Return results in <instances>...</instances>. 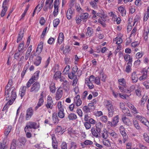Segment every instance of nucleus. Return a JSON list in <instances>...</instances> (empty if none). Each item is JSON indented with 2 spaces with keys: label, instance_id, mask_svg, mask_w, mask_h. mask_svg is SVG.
I'll return each mask as SVG.
<instances>
[{
  "label": "nucleus",
  "instance_id": "obj_53",
  "mask_svg": "<svg viewBox=\"0 0 149 149\" xmlns=\"http://www.w3.org/2000/svg\"><path fill=\"white\" fill-rule=\"evenodd\" d=\"M107 77L106 75L104 73H101L100 74V79L103 82H105Z\"/></svg>",
  "mask_w": 149,
  "mask_h": 149
},
{
  "label": "nucleus",
  "instance_id": "obj_22",
  "mask_svg": "<svg viewBox=\"0 0 149 149\" xmlns=\"http://www.w3.org/2000/svg\"><path fill=\"white\" fill-rule=\"evenodd\" d=\"M52 146L54 149H57V143L56 140L55 135L53 134L52 136Z\"/></svg>",
  "mask_w": 149,
  "mask_h": 149
},
{
  "label": "nucleus",
  "instance_id": "obj_37",
  "mask_svg": "<svg viewBox=\"0 0 149 149\" xmlns=\"http://www.w3.org/2000/svg\"><path fill=\"white\" fill-rule=\"evenodd\" d=\"M118 116H117L114 117L113 119V126H116L118 122Z\"/></svg>",
  "mask_w": 149,
  "mask_h": 149
},
{
  "label": "nucleus",
  "instance_id": "obj_12",
  "mask_svg": "<svg viewBox=\"0 0 149 149\" xmlns=\"http://www.w3.org/2000/svg\"><path fill=\"white\" fill-rule=\"evenodd\" d=\"M63 94V89L59 88L57 90L56 94V100H59L62 97Z\"/></svg>",
  "mask_w": 149,
  "mask_h": 149
},
{
  "label": "nucleus",
  "instance_id": "obj_36",
  "mask_svg": "<svg viewBox=\"0 0 149 149\" xmlns=\"http://www.w3.org/2000/svg\"><path fill=\"white\" fill-rule=\"evenodd\" d=\"M41 59L42 58L41 57L38 56L37 57L35 61L34 64L36 66L39 65L41 63Z\"/></svg>",
  "mask_w": 149,
  "mask_h": 149
},
{
  "label": "nucleus",
  "instance_id": "obj_4",
  "mask_svg": "<svg viewBox=\"0 0 149 149\" xmlns=\"http://www.w3.org/2000/svg\"><path fill=\"white\" fill-rule=\"evenodd\" d=\"M106 17V16L104 14V13L102 14L100 13H97L96 14L93 15L92 18L93 19H95V18H96V19H98V22L103 24H104V22L101 20L102 19L103 21H105L104 17Z\"/></svg>",
  "mask_w": 149,
  "mask_h": 149
},
{
  "label": "nucleus",
  "instance_id": "obj_1",
  "mask_svg": "<svg viewBox=\"0 0 149 149\" xmlns=\"http://www.w3.org/2000/svg\"><path fill=\"white\" fill-rule=\"evenodd\" d=\"M12 83V79H10L6 87L5 95L6 100H8L10 98L15 99L17 97L16 93L15 90V87L13 86L11 87Z\"/></svg>",
  "mask_w": 149,
  "mask_h": 149
},
{
  "label": "nucleus",
  "instance_id": "obj_11",
  "mask_svg": "<svg viewBox=\"0 0 149 149\" xmlns=\"http://www.w3.org/2000/svg\"><path fill=\"white\" fill-rule=\"evenodd\" d=\"M12 129V126L10 125H7L6 127L4 132V135L6 137H8Z\"/></svg>",
  "mask_w": 149,
  "mask_h": 149
},
{
  "label": "nucleus",
  "instance_id": "obj_52",
  "mask_svg": "<svg viewBox=\"0 0 149 149\" xmlns=\"http://www.w3.org/2000/svg\"><path fill=\"white\" fill-rule=\"evenodd\" d=\"M103 144L105 146H110V143L109 141L108 140L105 139L103 141Z\"/></svg>",
  "mask_w": 149,
  "mask_h": 149
},
{
  "label": "nucleus",
  "instance_id": "obj_20",
  "mask_svg": "<svg viewBox=\"0 0 149 149\" xmlns=\"http://www.w3.org/2000/svg\"><path fill=\"white\" fill-rule=\"evenodd\" d=\"M26 89V87L25 86H22L20 89L19 94L20 95L22 99L25 94Z\"/></svg>",
  "mask_w": 149,
  "mask_h": 149
},
{
  "label": "nucleus",
  "instance_id": "obj_45",
  "mask_svg": "<svg viewBox=\"0 0 149 149\" xmlns=\"http://www.w3.org/2000/svg\"><path fill=\"white\" fill-rule=\"evenodd\" d=\"M40 73V71H36L34 74L31 78H33V81L34 80L37 79L39 76V74Z\"/></svg>",
  "mask_w": 149,
  "mask_h": 149
},
{
  "label": "nucleus",
  "instance_id": "obj_21",
  "mask_svg": "<svg viewBox=\"0 0 149 149\" xmlns=\"http://www.w3.org/2000/svg\"><path fill=\"white\" fill-rule=\"evenodd\" d=\"M8 100H9L4 106L3 109V110H6L10 105H12L15 99H14L13 98H10Z\"/></svg>",
  "mask_w": 149,
  "mask_h": 149
},
{
  "label": "nucleus",
  "instance_id": "obj_3",
  "mask_svg": "<svg viewBox=\"0 0 149 149\" xmlns=\"http://www.w3.org/2000/svg\"><path fill=\"white\" fill-rule=\"evenodd\" d=\"M39 125L37 123L32 122H30L26 123V127L24 128L25 132L29 131L30 129L33 128L36 129L39 127Z\"/></svg>",
  "mask_w": 149,
  "mask_h": 149
},
{
  "label": "nucleus",
  "instance_id": "obj_24",
  "mask_svg": "<svg viewBox=\"0 0 149 149\" xmlns=\"http://www.w3.org/2000/svg\"><path fill=\"white\" fill-rule=\"evenodd\" d=\"M78 68L76 66H74L72 70V72L76 74V73L77 72V74L78 76H79L81 74V70H78Z\"/></svg>",
  "mask_w": 149,
  "mask_h": 149
},
{
  "label": "nucleus",
  "instance_id": "obj_29",
  "mask_svg": "<svg viewBox=\"0 0 149 149\" xmlns=\"http://www.w3.org/2000/svg\"><path fill=\"white\" fill-rule=\"evenodd\" d=\"M118 81L120 85L123 86L125 88H126L127 86H126V82L124 79L123 78H120L118 80Z\"/></svg>",
  "mask_w": 149,
  "mask_h": 149
},
{
  "label": "nucleus",
  "instance_id": "obj_38",
  "mask_svg": "<svg viewBox=\"0 0 149 149\" xmlns=\"http://www.w3.org/2000/svg\"><path fill=\"white\" fill-rule=\"evenodd\" d=\"M57 108L58 111H64V107L63 104L61 101H59L58 102Z\"/></svg>",
  "mask_w": 149,
  "mask_h": 149
},
{
  "label": "nucleus",
  "instance_id": "obj_41",
  "mask_svg": "<svg viewBox=\"0 0 149 149\" xmlns=\"http://www.w3.org/2000/svg\"><path fill=\"white\" fill-rule=\"evenodd\" d=\"M103 133H102V136L104 139H106L108 137V134L107 130L104 127L103 129Z\"/></svg>",
  "mask_w": 149,
  "mask_h": 149
},
{
  "label": "nucleus",
  "instance_id": "obj_30",
  "mask_svg": "<svg viewBox=\"0 0 149 149\" xmlns=\"http://www.w3.org/2000/svg\"><path fill=\"white\" fill-rule=\"evenodd\" d=\"M73 12L72 9L69 8L67 13V17L68 19H70L72 18Z\"/></svg>",
  "mask_w": 149,
  "mask_h": 149
},
{
  "label": "nucleus",
  "instance_id": "obj_58",
  "mask_svg": "<svg viewBox=\"0 0 149 149\" xmlns=\"http://www.w3.org/2000/svg\"><path fill=\"white\" fill-rule=\"evenodd\" d=\"M23 43H22L19 45L18 47V50L19 52H23L24 50Z\"/></svg>",
  "mask_w": 149,
  "mask_h": 149
},
{
  "label": "nucleus",
  "instance_id": "obj_55",
  "mask_svg": "<svg viewBox=\"0 0 149 149\" xmlns=\"http://www.w3.org/2000/svg\"><path fill=\"white\" fill-rule=\"evenodd\" d=\"M55 131L56 132L59 133L61 134H62L63 133V132L62 131L61 127L60 126H58L56 127Z\"/></svg>",
  "mask_w": 149,
  "mask_h": 149
},
{
  "label": "nucleus",
  "instance_id": "obj_5",
  "mask_svg": "<svg viewBox=\"0 0 149 149\" xmlns=\"http://www.w3.org/2000/svg\"><path fill=\"white\" fill-rule=\"evenodd\" d=\"M94 79L95 77L93 75L90 76L89 78H86L85 79V83L90 89L93 88L94 87L93 83Z\"/></svg>",
  "mask_w": 149,
  "mask_h": 149
},
{
  "label": "nucleus",
  "instance_id": "obj_63",
  "mask_svg": "<svg viewBox=\"0 0 149 149\" xmlns=\"http://www.w3.org/2000/svg\"><path fill=\"white\" fill-rule=\"evenodd\" d=\"M143 54V53L142 52H138L136 54L135 57L136 58L139 59L141 57Z\"/></svg>",
  "mask_w": 149,
  "mask_h": 149
},
{
  "label": "nucleus",
  "instance_id": "obj_33",
  "mask_svg": "<svg viewBox=\"0 0 149 149\" xmlns=\"http://www.w3.org/2000/svg\"><path fill=\"white\" fill-rule=\"evenodd\" d=\"M43 46V43L40 42L38 45L37 49L36 50L38 54H40L42 51Z\"/></svg>",
  "mask_w": 149,
  "mask_h": 149
},
{
  "label": "nucleus",
  "instance_id": "obj_50",
  "mask_svg": "<svg viewBox=\"0 0 149 149\" xmlns=\"http://www.w3.org/2000/svg\"><path fill=\"white\" fill-rule=\"evenodd\" d=\"M133 123L135 127L137 130L140 129V127L139 124L138 122L136 120H133Z\"/></svg>",
  "mask_w": 149,
  "mask_h": 149
},
{
  "label": "nucleus",
  "instance_id": "obj_10",
  "mask_svg": "<svg viewBox=\"0 0 149 149\" xmlns=\"http://www.w3.org/2000/svg\"><path fill=\"white\" fill-rule=\"evenodd\" d=\"M120 131L124 139L126 141L128 138V136L125 132V128L123 126H121L120 127Z\"/></svg>",
  "mask_w": 149,
  "mask_h": 149
},
{
  "label": "nucleus",
  "instance_id": "obj_28",
  "mask_svg": "<svg viewBox=\"0 0 149 149\" xmlns=\"http://www.w3.org/2000/svg\"><path fill=\"white\" fill-rule=\"evenodd\" d=\"M6 1H4L3 3V9L1 13V17H3L5 14L6 13L7 10V8L6 6H4V4H6Z\"/></svg>",
  "mask_w": 149,
  "mask_h": 149
},
{
  "label": "nucleus",
  "instance_id": "obj_25",
  "mask_svg": "<svg viewBox=\"0 0 149 149\" xmlns=\"http://www.w3.org/2000/svg\"><path fill=\"white\" fill-rule=\"evenodd\" d=\"M40 95L41 97L39 99L37 105L36 107V109L41 106L43 104L44 102L43 94L42 93H41Z\"/></svg>",
  "mask_w": 149,
  "mask_h": 149
},
{
  "label": "nucleus",
  "instance_id": "obj_59",
  "mask_svg": "<svg viewBox=\"0 0 149 149\" xmlns=\"http://www.w3.org/2000/svg\"><path fill=\"white\" fill-rule=\"evenodd\" d=\"M141 87L138 86V88L136 90L135 92L136 95L139 96L141 95Z\"/></svg>",
  "mask_w": 149,
  "mask_h": 149
},
{
  "label": "nucleus",
  "instance_id": "obj_13",
  "mask_svg": "<svg viewBox=\"0 0 149 149\" xmlns=\"http://www.w3.org/2000/svg\"><path fill=\"white\" fill-rule=\"evenodd\" d=\"M95 126V130L98 133H100L101 132L102 129L103 127L102 124L100 122H98L96 123Z\"/></svg>",
  "mask_w": 149,
  "mask_h": 149
},
{
  "label": "nucleus",
  "instance_id": "obj_49",
  "mask_svg": "<svg viewBox=\"0 0 149 149\" xmlns=\"http://www.w3.org/2000/svg\"><path fill=\"white\" fill-rule=\"evenodd\" d=\"M61 73L60 71H57L54 74V77L56 79H60L61 77Z\"/></svg>",
  "mask_w": 149,
  "mask_h": 149
},
{
  "label": "nucleus",
  "instance_id": "obj_60",
  "mask_svg": "<svg viewBox=\"0 0 149 149\" xmlns=\"http://www.w3.org/2000/svg\"><path fill=\"white\" fill-rule=\"evenodd\" d=\"M91 131L92 133V135L94 136L97 137L98 136V134L96 132L94 128L92 127L91 130Z\"/></svg>",
  "mask_w": 149,
  "mask_h": 149
},
{
  "label": "nucleus",
  "instance_id": "obj_26",
  "mask_svg": "<svg viewBox=\"0 0 149 149\" xmlns=\"http://www.w3.org/2000/svg\"><path fill=\"white\" fill-rule=\"evenodd\" d=\"M80 16L82 21L86 22L88 17L89 14L87 13H84L81 14Z\"/></svg>",
  "mask_w": 149,
  "mask_h": 149
},
{
  "label": "nucleus",
  "instance_id": "obj_51",
  "mask_svg": "<svg viewBox=\"0 0 149 149\" xmlns=\"http://www.w3.org/2000/svg\"><path fill=\"white\" fill-rule=\"evenodd\" d=\"M58 116L60 118H63L65 116V114L64 113V111L61 110L58 111Z\"/></svg>",
  "mask_w": 149,
  "mask_h": 149
},
{
  "label": "nucleus",
  "instance_id": "obj_64",
  "mask_svg": "<svg viewBox=\"0 0 149 149\" xmlns=\"http://www.w3.org/2000/svg\"><path fill=\"white\" fill-rule=\"evenodd\" d=\"M50 91L51 92L53 93L55 91V87L54 84H52L50 86Z\"/></svg>",
  "mask_w": 149,
  "mask_h": 149
},
{
  "label": "nucleus",
  "instance_id": "obj_42",
  "mask_svg": "<svg viewBox=\"0 0 149 149\" xmlns=\"http://www.w3.org/2000/svg\"><path fill=\"white\" fill-rule=\"evenodd\" d=\"M23 34L22 31H21L19 32L17 41V42H19L21 40L23 36Z\"/></svg>",
  "mask_w": 149,
  "mask_h": 149
},
{
  "label": "nucleus",
  "instance_id": "obj_8",
  "mask_svg": "<svg viewBox=\"0 0 149 149\" xmlns=\"http://www.w3.org/2000/svg\"><path fill=\"white\" fill-rule=\"evenodd\" d=\"M33 113V111L32 108H30L28 109L26 111V120H30L32 116Z\"/></svg>",
  "mask_w": 149,
  "mask_h": 149
},
{
  "label": "nucleus",
  "instance_id": "obj_39",
  "mask_svg": "<svg viewBox=\"0 0 149 149\" xmlns=\"http://www.w3.org/2000/svg\"><path fill=\"white\" fill-rule=\"evenodd\" d=\"M93 33V29L89 27H88L87 29V31L86 33V35L87 36H90Z\"/></svg>",
  "mask_w": 149,
  "mask_h": 149
},
{
  "label": "nucleus",
  "instance_id": "obj_54",
  "mask_svg": "<svg viewBox=\"0 0 149 149\" xmlns=\"http://www.w3.org/2000/svg\"><path fill=\"white\" fill-rule=\"evenodd\" d=\"M68 118L70 120H73L76 119L77 116L74 113H71L69 115Z\"/></svg>",
  "mask_w": 149,
  "mask_h": 149
},
{
  "label": "nucleus",
  "instance_id": "obj_18",
  "mask_svg": "<svg viewBox=\"0 0 149 149\" xmlns=\"http://www.w3.org/2000/svg\"><path fill=\"white\" fill-rule=\"evenodd\" d=\"M128 107L131 110L132 112L134 113L137 114L139 113L136 108L130 102L127 103Z\"/></svg>",
  "mask_w": 149,
  "mask_h": 149
},
{
  "label": "nucleus",
  "instance_id": "obj_40",
  "mask_svg": "<svg viewBox=\"0 0 149 149\" xmlns=\"http://www.w3.org/2000/svg\"><path fill=\"white\" fill-rule=\"evenodd\" d=\"M100 119L102 122L106 123L107 122L108 118L106 116H102L100 117Z\"/></svg>",
  "mask_w": 149,
  "mask_h": 149
},
{
  "label": "nucleus",
  "instance_id": "obj_57",
  "mask_svg": "<svg viewBox=\"0 0 149 149\" xmlns=\"http://www.w3.org/2000/svg\"><path fill=\"white\" fill-rule=\"evenodd\" d=\"M43 2H42V1H41V2H40V5H38L37 6H38V7L37 8H38V9H37V13H39V12L40 11V10H41L43 6Z\"/></svg>",
  "mask_w": 149,
  "mask_h": 149
},
{
  "label": "nucleus",
  "instance_id": "obj_2",
  "mask_svg": "<svg viewBox=\"0 0 149 149\" xmlns=\"http://www.w3.org/2000/svg\"><path fill=\"white\" fill-rule=\"evenodd\" d=\"M104 104L108 111V116L109 117L113 116L114 109L111 102L109 101L105 102Z\"/></svg>",
  "mask_w": 149,
  "mask_h": 149
},
{
  "label": "nucleus",
  "instance_id": "obj_47",
  "mask_svg": "<svg viewBox=\"0 0 149 149\" xmlns=\"http://www.w3.org/2000/svg\"><path fill=\"white\" fill-rule=\"evenodd\" d=\"M122 41V39L120 38H116L113 40V42H116V44H119L121 43Z\"/></svg>",
  "mask_w": 149,
  "mask_h": 149
},
{
  "label": "nucleus",
  "instance_id": "obj_46",
  "mask_svg": "<svg viewBox=\"0 0 149 149\" xmlns=\"http://www.w3.org/2000/svg\"><path fill=\"white\" fill-rule=\"evenodd\" d=\"M60 20L58 19H56L53 21V24L54 27H56L59 24Z\"/></svg>",
  "mask_w": 149,
  "mask_h": 149
},
{
  "label": "nucleus",
  "instance_id": "obj_6",
  "mask_svg": "<svg viewBox=\"0 0 149 149\" xmlns=\"http://www.w3.org/2000/svg\"><path fill=\"white\" fill-rule=\"evenodd\" d=\"M47 104L45 106L47 109H52L53 108V102L52 96L50 95L47 96Z\"/></svg>",
  "mask_w": 149,
  "mask_h": 149
},
{
  "label": "nucleus",
  "instance_id": "obj_17",
  "mask_svg": "<svg viewBox=\"0 0 149 149\" xmlns=\"http://www.w3.org/2000/svg\"><path fill=\"white\" fill-rule=\"evenodd\" d=\"M64 36L63 33H60L57 39V43L59 45L61 44L64 41Z\"/></svg>",
  "mask_w": 149,
  "mask_h": 149
},
{
  "label": "nucleus",
  "instance_id": "obj_32",
  "mask_svg": "<svg viewBox=\"0 0 149 149\" xmlns=\"http://www.w3.org/2000/svg\"><path fill=\"white\" fill-rule=\"evenodd\" d=\"M17 144V141L15 139H13L12 141L10 149H16Z\"/></svg>",
  "mask_w": 149,
  "mask_h": 149
},
{
  "label": "nucleus",
  "instance_id": "obj_35",
  "mask_svg": "<svg viewBox=\"0 0 149 149\" xmlns=\"http://www.w3.org/2000/svg\"><path fill=\"white\" fill-rule=\"evenodd\" d=\"M134 89L135 86L134 85H131L129 88H127L126 90V91H127V94L129 95H131V92L133 91Z\"/></svg>",
  "mask_w": 149,
  "mask_h": 149
},
{
  "label": "nucleus",
  "instance_id": "obj_62",
  "mask_svg": "<svg viewBox=\"0 0 149 149\" xmlns=\"http://www.w3.org/2000/svg\"><path fill=\"white\" fill-rule=\"evenodd\" d=\"M118 88L121 92L127 93V91H125L127 90L126 88H125L124 87H123L120 86H118Z\"/></svg>",
  "mask_w": 149,
  "mask_h": 149
},
{
  "label": "nucleus",
  "instance_id": "obj_31",
  "mask_svg": "<svg viewBox=\"0 0 149 149\" xmlns=\"http://www.w3.org/2000/svg\"><path fill=\"white\" fill-rule=\"evenodd\" d=\"M119 12L121 13L122 16H125L126 15V11L124 8L122 6H120L118 8Z\"/></svg>",
  "mask_w": 149,
  "mask_h": 149
},
{
  "label": "nucleus",
  "instance_id": "obj_15",
  "mask_svg": "<svg viewBox=\"0 0 149 149\" xmlns=\"http://www.w3.org/2000/svg\"><path fill=\"white\" fill-rule=\"evenodd\" d=\"M59 5V2L58 1H56L54 2V10L53 12V14L54 16H56L58 13V5Z\"/></svg>",
  "mask_w": 149,
  "mask_h": 149
},
{
  "label": "nucleus",
  "instance_id": "obj_7",
  "mask_svg": "<svg viewBox=\"0 0 149 149\" xmlns=\"http://www.w3.org/2000/svg\"><path fill=\"white\" fill-rule=\"evenodd\" d=\"M135 118L140 121L143 124L146 126H148L149 124V122L143 116L137 115L136 116Z\"/></svg>",
  "mask_w": 149,
  "mask_h": 149
},
{
  "label": "nucleus",
  "instance_id": "obj_56",
  "mask_svg": "<svg viewBox=\"0 0 149 149\" xmlns=\"http://www.w3.org/2000/svg\"><path fill=\"white\" fill-rule=\"evenodd\" d=\"M70 68V66L69 65H67L63 71V73L64 74H68V73L69 71Z\"/></svg>",
  "mask_w": 149,
  "mask_h": 149
},
{
  "label": "nucleus",
  "instance_id": "obj_34",
  "mask_svg": "<svg viewBox=\"0 0 149 149\" xmlns=\"http://www.w3.org/2000/svg\"><path fill=\"white\" fill-rule=\"evenodd\" d=\"M52 120L53 122L54 123H58L59 121V120L56 114L54 113H53L52 116Z\"/></svg>",
  "mask_w": 149,
  "mask_h": 149
},
{
  "label": "nucleus",
  "instance_id": "obj_23",
  "mask_svg": "<svg viewBox=\"0 0 149 149\" xmlns=\"http://www.w3.org/2000/svg\"><path fill=\"white\" fill-rule=\"evenodd\" d=\"M122 119L123 122L125 124L128 125H130L131 124L130 120L126 118L125 116H122Z\"/></svg>",
  "mask_w": 149,
  "mask_h": 149
},
{
  "label": "nucleus",
  "instance_id": "obj_44",
  "mask_svg": "<svg viewBox=\"0 0 149 149\" xmlns=\"http://www.w3.org/2000/svg\"><path fill=\"white\" fill-rule=\"evenodd\" d=\"M148 97L147 95H144L143 96L140 103L141 106H143L144 105Z\"/></svg>",
  "mask_w": 149,
  "mask_h": 149
},
{
  "label": "nucleus",
  "instance_id": "obj_48",
  "mask_svg": "<svg viewBox=\"0 0 149 149\" xmlns=\"http://www.w3.org/2000/svg\"><path fill=\"white\" fill-rule=\"evenodd\" d=\"M34 82L33 81V78H31L28 81L26 84V88H29L31 86V84H33Z\"/></svg>",
  "mask_w": 149,
  "mask_h": 149
},
{
  "label": "nucleus",
  "instance_id": "obj_27",
  "mask_svg": "<svg viewBox=\"0 0 149 149\" xmlns=\"http://www.w3.org/2000/svg\"><path fill=\"white\" fill-rule=\"evenodd\" d=\"M147 77V72L146 71H142V74L141 76L139 78L140 81H142L145 80Z\"/></svg>",
  "mask_w": 149,
  "mask_h": 149
},
{
  "label": "nucleus",
  "instance_id": "obj_19",
  "mask_svg": "<svg viewBox=\"0 0 149 149\" xmlns=\"http://www.w3.org/2000/svg\"><path fill=\"white\" fill-rule=\"evenodd\" d=\"M136 73L137 71H135L133 72L132 74L131 79L133 82L136 83L138 80V78Z\"/></svg>",
  "mask_w": 149,
  "mask_h": 149
},
{
  "label": "nucleus",
  "instance_id": "obj_9",
  "mask_svg": "<svg viewBox=\"0 0 149 149\" xmlns=\"http://www.w3.org/2000/svg\"><path fill=\"white\" fill-rule=\"evenodd\" d=\"M40 88V85L37 82H36L32 85L30 91L31 92L34 91L36 92L39 90Z\"/></svg>",
  "mask_w": 149,
  "mask_h": 149
},
{
  "label": "nucleus",
  "instance_id": "obj_43",
  "mask_svg": "<svg viewBox=\"0 0 149 149\" xmlns=\"http://www.w3.org/2000/svg\"><path fill=\"white\" fill-rule=\"evenodd\" d=\"M149 31V29H147L146 31H145L143 34L144 40L145 41H147L148 38V35Z\"/></svg>",
  "mask_w": 149,
  "mask_h": 149
},
{
  "label": "nucleus",
  "instance_id": "obj_14",
  "mask_svg": "<svg viewBox=\"0 0 149 149\" xmlns=\"http://www.w3.org/2000/svg\"><path fill=\"white\" fill-rule=\"evenodd\" d=\"M64 45H62L61 46L60 49L63 52L64 54L68 53L71 49L70 47L68 45L65 46L64 49Z\"/></svg>",
  "mask_w": 149,
  "mask_h": 149
},
{
  "label": "nucleus",
  "instance_id": "obj_16",
  "mask_svg": "<svg viewBox=\"0 0 149 149\" xmlns=\"http://www.w3.org/2000/svg\"><path fill=\"white\" fill-rule=\"evenodd\" d=\"M74 103L77 106H80L82 103V102L80 99V96L77 95L74 98Z\"/></svg>",
  "mask_w": 149,
  "mask_h": 149
},
{
  "label": "nucleus",
  "instance_id": "obj_61",
  "mask_svg": "<svg viewBox=\"0 0 149 149\" xmlns=\"http://www.w3.org/2000/svg\"><path fill=\"white\" fill-rule=\"evenodd\" d=\"M122 111L124 113H126L128 116H130V111L127 108H125L123 109H122Z\"/></svg>",
  "mask_w": 149,
  "mask_h": 149
}]
</instances>
